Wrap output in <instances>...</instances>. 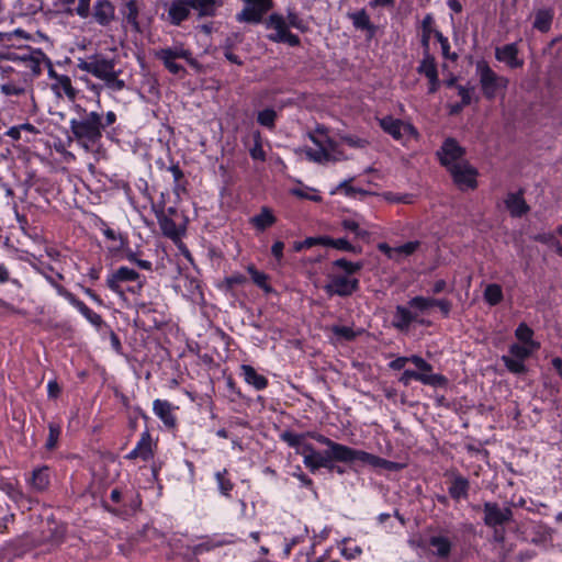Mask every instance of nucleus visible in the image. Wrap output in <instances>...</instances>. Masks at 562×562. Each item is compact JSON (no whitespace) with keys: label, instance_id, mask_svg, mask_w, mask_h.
Here are the masks:
<instances>
[{"label":"nucleus","instance_id":"f257e3e1","mask_svg":"<svg viewBox=\"0 0 562 562\" xmlns=\"http://www.w3.org/2000/svg\"><path fill=\"white\" fill-rule=\"evenodd\" d=\"M103 128L102 117L97 112L88 113L82 110V115L79 119L70 121V130L75 138L87 151L100 140Z\"/></svg>","mask_w":562,"mask_h":562},{"label":"nucleus","instance_id":"f03ea898","mask_svg":"<svg viewBox=\"0 0 562 562\" xmlns=\"http://www.w3.org/2000/svg\"><path fill=\"white\" fill-rule=\"evenodd\" d=\"M161 192L157 201H151V209L157 217L162 234L172 240H179L186 232L181 214L173 206L165 205Z\"/></svg>","mask_w":562,"mask_h":562},{"label":"nucleus","instance_id":"7ed1b4c3","mask_svg":"<svg viewBox=\"0 0 562 562\" xmlns=\"http://www.w3.org/2000/svg\"><path fill=\"white\" fill-rule=\"evenodd\" d=\"M78 68L103 80L113 90H121L124 87V81L117 78L113 59H108L101 55H92L85 60L79 59Z\"/></svg>","mask_w":562,"mask_h":562},{"label":"nucleus","instance_id":"20e7f679","mask_svg":"<svg viewBox=\"0 0 562 562\" xmlns=\"http://www.w3.org/2000/svg\"><path fill=\"white\" fill-rule=\"evenodd\" d=\"M315 147H308L305 150L307 158L318 164L329 161H339L346 159V155L340 149L337 142L328 137L324 130L317 128L316 133L311 136Z\"/></svg>","mask_w":562,"mask_h":562},{"label":"nucleus","instance_id":"39448f33","mask_svg":"<svg viewBox=\"0 0 562 562\" xmlns=\"http://www.w3.org/2000/svg\"><path fill=\"white\" fill-rule=\"evenodd\" d=\"M265 27L271 31L267 38L273 43H283L291 47L301 44L300 37L290 31L289 23L282 13L273 12L263 22Z\"/></svg>","mask_w":562,"mask_h":562},{"label":"nucleus","instance_id":"423d86ee","mask_svg":"<svg viewBox=\"0 0 562 562\" xmlns=\"http://www.w3.org/2000/svg\"><path fill=\"white\" fill-rule=\"evenodd\" d=\"M381 128L395 140L406 145L411 140H417L419 133L417 128L409 122L395 119L391 115L384 116L379 120Z\"/></svg>","mask_w":562,"mask_h":562},{"label":"nucleus","instance_id":"0eeeda50","mask_svg":"<svg viewBox=\"0 0 562 562\" xmlns=\"http://www.w3.org/2000/svg\"><path fill=\"white\" fill-rule=\"evenodd\" d=\"M476 71L480 77V83L483 94L487 99H494L498 91L505 90L508 85V79L498 76L486 63H477Z\"/></svg>","mask_w":562,"mask_h":562},{"label":"nucleus","instance_id":"6e6552de","mask_svg":"<svg viewBox=\"0 0 562 562\" xmlns=\"http://www.w3.org/2000/svg\"><path fill=\"white\" fill-rule=\"evenodd\" d=\"M538 349L522 344H513L509 346V353L503 355L501 359L510 373L522 374L527 372L526 359Z\"/></svg>","mask_w":562,"mask_h":562},{"label":"nucleus","instance_id":"1a4fd4ad","mask_svg":"<svg viewBox=\"0 0 562 562\" xmlns=\"http://www.w3.org/2000/svg\"><path fill=\"white\" fill-rule=\"evenodd\" d=\"M273 8V0H246L245 7L236 14L239 23L259 24Z\"/></svg>","mask_w":562,"mask_h":562},{"label":"nucleus","instance_id":"9d476101","mask_svg":"<svg viewBox=\"0 0 562 562\" xmlns=\"http://www.w3.org/2000/svg\"><path fill=\"white\" fill-rule=\"evenodd\" d=\"M359 288V280L357 278L344 274H330L328 283L325 284L324 290L329 296H349Z\"/></svg>","mask_w":562,"mask_h":562},{"label":"nucleus","instance_id":"9b49d317","mask_svg":"<svg viewBox=\"0 0 562 562\" xmlns=\"http://www.w3.org/2000/svg\"><path fill=\"white\" fill-rule=\"evenodd\" d=\"M307 438H312L318 443L326 446L328 448L327 453H329V458L334 461L345 463L350 462V456L353 448L333 441L328 437L316 431H307Z\"/></svg>","mask_w":562,"mask_h":562},{"label":"nucleus","instance_id":"f8f14e48","mask_svg":"<svg viewBox=\"0 0 562 562\" xmlns=\"http://www.w3.org/2000/svg\"><path fill=\"white\" fill-rule=\"evenodd\" d=\"M465 150L453 138H447L437 155L440 162L448 169L454 168L457 165L464 162L463 156Z\"/></svg>","mask_w":562,"mask_h":562},{"label":"nucleus","instance_id":"ddd939ff","mask_svg":"<svg viewBox=\"0 0 562 562\" xmlns=\"http://www.w3.org/2000/svg\"><path fill=\"white\" fill-rule=\"evenodd\" d=\"M360 461L367 463L372 468L385 469L387 471H400L404 468V464L383 459L363 450L353 449L350 456V462Z\"/></svg>","mask_w":562,"mask_h":562},{"label":"nucleus","instance_id":"4468645a","mask_svg":"<svg viewBox=\"0 0 562 562\" xmlns=\"http://www.w3.org/2000/svg\"><path fill=\"white\" fill-rule=\"evenodd\" d=\"M453 181L461 190L476 188V176L477 171L474 167L469 165L467 161L457 165L454 168L449 170Z\"/></svg>","mask_w":562,"mask_h":562},{"label":"nucleus","instance_id":"2eb2a0df","mask_svg":"<svg viewBox=\"0 0 562 562\" xmlns=\"http://www.w3.org/2000/svg\"><path fill=\"white\" fill-rule=\"evenodd\" d=\"M138 277L137 271L134 269L121 267L111 277H109L106 283L113 292L117 293L124 301H127L128 297L125 296L124 284L130 281H136Z\"/></svg>","mask_w":562,"mask_h":562},{"label":"nucleus","instance_id":"dca6fc26","mask_svg":"<svg viewBox=\"0 0 562 562\" xmlns=\"http://www.w3.org/2000/svg\"><path fill=\"white\" fill-rule=\"evenodd\" d=\"M300 454L303 456L304 465L313 473L319 468L333 469L331 461L334 460L329 458V453L326 452V454L323 456L312 443L303 446V450Z\"/></svg>","mask_w":562,"mask_h":562},{"label":"nucleus","instance_id":"f3484780","mask_svg":"<svg viewBox=\"0 0 562 562\" xmlns=\"http://www.w3.org/2000/svg\"><path fill=\"white\" fill-rule=\"evenodd\" d=\"M417 71L424 75L429 81L428 91L434 93L439 87L438 70L434 56L430 50H423V59L420 60Z\"/></svg>","mask_w":562,"mask_h":562},{"label":"nucleus","instance_id":"a211bd4d","mask_svg":"<svg viewBox=\"0 0 562 562\" xmlns=\"http://www.w3.org/2000/svg\"><path fill=\"white\" fill-rule=\"evenodd\" d=\"M412 380L418 381L425 385L430 386H443L447 383V379L441 374H426L414 370H404L400 378V382L404 385H408Z\"/></svg>","mask_w":562,"mask_h":562},{"label":"nucleus","instance_id":"6ab92c4d","mask_svg":"<svg viewBox=\"0 0 562 562\" xmlns=\"http://www.w3.org/2000/svg\"><path fill=\"white\" fill-rule=\"evenodd\" d=\"M176 408V406L166 400L157 398L153 404L154 414L162 422L167 429H175L177 427Z\"/></svg>","mask_w":562,"mask_h":562},{"label":"nucleus","instance_id":"aec40b11","mask_svg":"<svg viewBox=\"0 0 562 562\" xmlns=\"http://www.w3.org/2000/svg\"><path fill=\"white\" fill-rule=\"evenodd\" d=\"M484 522L487 526L495 527L508 521L512 518L509 508H501L495 503L484 504Z\"/></svg>","mask_w":562,"mask_h":562},{"label":"nucleus","instance_id":"412c9836","mask_svg":"<svg viewBox=\"0 0 562 562\" xmlns=\"http://www.w3.org/2000/svg\"><path fill=\"white\" fill-rule=\"evenodd\" d=\"M495 57L498 61L506 64L510 68H519L524 65V61L518 58V47L515 43L497 47Z\"/></svg>","mask_w":562,"mask_h":562},{"label":"nucleus","instance_id":"4be33fe9","mask_svg":"<svg viewBox=\"0 0 562 562\" xmlns=\"http://www.w3.org/2000/svg\"><path fill=\"white\" fill-rule=\"evenodd\" d=\"M58 292L63 294L65 297L69 300V302L79 310V312L93 325L100 326L103 321L102 317L90 310L82 301L77 299L72 293L64 289L63 286L58 288Z\"/></svg>","mask_w":562,"mask_h":562},{"label":"nucleus","instance_id":"5701e85b","mask_svg":"<svg viewBox=\"0 0 562 562\" xmlns=\"http://www.w3.org/2000/svg\"><path fill=\"white\" fill-rule=\"evenodd\" d=\"M277 223V216L268 206H262L260 212L249 218V224L259 233L265 232Z\"/></svg>","mask_w":562,"mask_h":562},{"label":"nucleus","instance_id":"b1692460","mask_svg":"<svg viewBox=\"0 0 562 562\" xmlns=\"http://www.w3.org/2000/svg\"><path fill=\"white\" fill-rule=\"evenodd\" d=\"M413 322H418V313L413 312L409 306L397 305L392 324L400 330H407Z\"/></svg>","mask_w":562,"mask_h":562},{"label":"nucleus","instance_id":"393cba45","mask_svg":"<svg viewBox=\"0 0 562 562\" xmlns=\"http://www.w3.org/2000/svg\"><path fill=\"white\" fill-rule=\"evenodd\" d=\"M240 376H243L244 381L252 386L257 391L265 390L268 386V379L259 374L256 369L250 364H241L240 366Z\"/></svg>","mask_w":562,"mask_h":562},{"label":"nucleus","instance_id":"a878e982","mask_svg":"<svg viewBox=\"0 0 562 562\" xmlns=\"http://www.w3.org/2000/svg\"><path fill=\"white\" fill-rule=\"evenodd\" d=\"M190 0H172L168 8V18L172 24H180L190 13Z\"/></svg>","mask_w":562,"mask_h":562},{"label":"nucleus","instance_id":"bb28decb","mask_svg":"<svg viewBox=\"0 0 562 562\" xmlns=\"http://www.w3.org/2000/svg\"><path fill=\"white\" fill-rule=\"evenodd\" d=\"M93 18L100 25H108L114 18V8L108 0H99L93 7Z\"/></svg>","mask_w":562,"mask_h":562},{"label":"nucleus","instance_id":"cd10ccee","mask_svg":"<svg viewBox=\"0 0 562 562\" xmlns=\"http://www.w3.org/2000/svg\"><path fill=\"white\" fill-rule=\"evenodd\" d=\"M29 90L33 92L32 78H27V75H23L22 81L20 83L7 82L0 86L1 93L7 97L21 95Z\"/></svg>","mask_w":562,"mask_h":562},{"label":"nucleus","instance_id":"c85d7f7f","mask_svg":"<svg viewBox=\"0 0 562 562\" xmlns=\"http://www.w3.org/2000/svg\"><path fill=\"white\" fill-rule=\"evenodd\" d=\"M161 464L151 462L150 464V479H148L149 485L145 486L144 490L147 493V497L151 499H158L161 496L162 485L157 481L160 472Z\"/></svg>","mask_w":562,"mask_h":562},{"label":"nucleus","instance_id":"c756f323","mask_svg":"<svg viewBox=\"0 0 562 562\" xmlns=\"http://www.w3.org/2000/svg\"><path fill=\"white\" fill-rule=\"evenodd\" d=\"M50 88L57 98L63 97V91L69 101L74 102L76 100L77 90L72 87L70 78L66 75L58 77Z\"/></svg>","mask_w":562,"mask_h":562},{"label":"nucleus","instance_id":"7c9ffc66","mask_svg":"<svg viewBox=\"0 0 562 562\" xmlns=\"http://www.w3.org/2000/svg\"><path fill=\"white\" fill-rule=\"evenodd\" d=\"M470 488L469 480L462 475H453L451 485L449 486V495L454 501H460L468 497Z\"/></svg>","mask_w":562,"mask_h":562},{"label":"nucleus","instance_id":"2f4dec72","mask_svg":"<svg viewBox=\"0 0 562 562\" xmlns=\"http://www.w3.org/2000/svg\"><path fill=\"white\" fill-rule=\"evenodd\" d=\"M192 9L201 16H213L223 5L224 0H190Z\"/></svg>","mask_w":562,"mask_h":562},{"label":"nucleus","instance_id":"473e14b6","mask_svg":"<svg viewBox=\"0 0 562 562\" xmlns=\"http://www.w3.org/2000/svg\"><path fill=\"white\" fill-rule=\"evenodd\" d=\"M505 204L510 215L514 217H520L529 210L520 193H509L505 200Z\"/></svg>","mask_w":562,"mask_h":562},{"label":"nucleus","instance_id":"72a5a7b5","mask_svg":"<svg viewBox=\"0 0 562 562\" xmlns=\"http://www.w3.org/2000/svg\"><path fill=\"white\" fill-rule=\"evenodd\" d=\"M422 37L420 43L423 50H430V38L434 35L436 37V32H439L435 27V20L431 14H426L422 21Z\"/></svg>","mask_w":562,"mask_h":562},{"label":"nucleus","instance_id":"f704fd0d","mask_svg":"<svg viewBox=\"0 0 562 562\" xmlns=\"http://www.w3.org/2000/svg\"><path fill=\"white\" fill-rule=\"evenodd\" d=\"M30 483H31L32 488L35 492H44L49 485L48 468L43 467V468L35 469L32 472Z\"/></svg>","mask_w":562,"mask_h":562},{"label":"nucleus","instance_id":"c9c22d12","mask_svg":"<svg viewBox=\"0 0 562 562\" xmlns=\"http://www.w3.org/2000/svg\"><path fill=\"white\" fill-rule=\"evenodd\" d=\"M280 438L291 448H294L296 453H301L303 450V446L308 445V442H305V439L307 438V432L304 434H296L290 430L283 431L280 435Z\"/></svg>","mask_w":562,"mask_h":562},{"label":"nucleus","instance_id":"e433bc0d","mask_svg":"<svg viewBox=\"0 0 562 562\" xmlns=\"http://www.w3.org/2000/svg\"><path fill=\"white\" fill-rule=\"evenodd\" d=\"M553 11L551 9H540L536 12L533 27L542 33L550 30L553 21Z\"/></svg>","mask_w":562,"mask_h":562},{"label":"nucleus","instance_id":"4c0bfd02","mask_svg":"<svg viewBox=\"0 0 562 562\" xmlns=\"http://www.w3.org/2000/svg\"><path fill=\"white\" fill-rule=\"evenodd\" d=\"M349 18L356 29L369 31L371 34L375 32V26L371 23L370 16L364 9L350 13Z\"/></svg>","mask_w":562,"mask_h":562},{"label":"nucleus","instance_id":"58836bf2","mask_svg":"<svg viewBox=\"0 0 562 562\" xmlns=\"http://www.w3.org/2000/svg\"><path fill=\"white\" fill-rule=\"evenodd\" d=\"M515 337L522 345L540 348V344L533 339V330L526 323H520L517 326Z\"/></svg>","mask_w":562,"mask_h":562},{"label":"nucleus","instance_id":"ea45409f","mask_svg":"<svg viewBox=\"0 0 562 562\" xmlns=\"http://www.w3.org/2000/svg\"><path fill=\"white\" fill-rule=\"evenodd\" d=\"M407 305L413 312H417L419 316L434 307V297L422 295L414 296L408 301Z\"/></svg>","mask_w":562,"mask_h":562},{"label":"nucleus","instance_id":"a19ab883","mask_svg":"<svg viewBox=\"0 0 562 562\" xmlns=\"http://www.w3.org/2000/svg\"><path fill=\"white\" fill-rule=\"evenodd\" d=\"M434 553L439 558H447L451 550V542L448 538L442 536L431 537L429 540Z\"/></svg>","mask_w":562,"mask_h":562},{"label":"nucleus","instance_id":"79ce46f5","mask_svg":"<svg viewBox=\"0 0 562 562\" xmlns=\"http://www.w3.org/2000/svg\"><path fill=\"white\" fill-rule=\"evenodd\" d=\"M214 476L220 494L225 497H231V493L234 488V483L228 479L227 469L217 471Z\"/></svg>","mask_w":562,"mask_h":562},{"label":"nucleus","instance_id":"37998d69","mask_svg":"<svg viewBox=\"0 0 562 562\" xmlns=\"http://www.w3.org/2000/svg\"><path fill=\"white\" fill-rule=\"evenodd\" d=\"M483 297L485 302L491 306L499 304L503 301L502 286L496 283L487 284L484 290Z\"/></svg>","mask_w":562,"mask_h":562},{"label":"nucleus","instance_id":"c03bdc74","mask_svg":"<svg viewBox=\"0 0 562 562\" xmlns=\"http://www.w3.org/2000/svg\"><path fill=\"white\" fill-rule=\"evenodd\" d=\"M285 20L289 23L290 29L293 27L302 33H305L308 30L307 23L293 9H286Z\"/></svg>","mask_w":562,"mask_h":562},{"label":"nucleus","instance_id":"a18cd8bd","mask_svg":"<svg viewBox=\"0 0 562 562\" xmlns=\"http://www.w3.org/2000/svg\"><path fill=\"white\" fill-rule=\"evenodd\" d=\"M233 542H234L233 540L225 539L224 537H222V538H212V539H207L206 541H204L202 543H199L195 547V551L199 552V553L205 552V551H211V550H213L215 548L223 547V546H226V544H231Z\"/></svg>","mask_w":562,"mask_h":562},{"label":"nucleus","instance_id":"49530a36","mask_svg":"<svg viewBox=\"0 0 562 562\" xmlns=\"http://www.w3.org/2000/svg\"><path fill=\"white\" fill-rule=\"evenodd\" d=\"M247 271L249 272L252 281L265 292H270L271 286L268 284V276L265 272L258 271L254 266H248Z\"/></svg>","mask_w":562,"mask_h":562},{"label":"nucleus","instance_id":"de8ad7c7","mask_svg":"<svg viewBox=\"0 0 562 562\" xmlns=\"http://www.w3.org/2000/svg\"><path fill=\"white\" fill-rule=\"evenodd\" d=\"M341 226L356 235V237L364 238L369 235V232L361 227V223L357 218H345L341 222Z\"/></svg>","mask_w":562,"mask_h":562},{"label":"nucleus","instance_id":"09e8293b","mask_svg":"<svg viewBox=\"0 0 562 562\" xmlns=\"http://www.w3.org/2000/svg\"><path fill=\"white\" fill-rule=\"evenodd\" d=\"M333 266L342 270L345 273L344 276H352L353 273L358 272L362 268L361 262H352L345 258L337 259L333 262Z\"/></svg>","mask_w":562,"mask_h":562},{"label":"nucleus","instance_id":"8fccbe9b","mask_svg":"<svg viewBox=\"0 0 562 562\" xmlns=\"http://www.w3.org/2000/svg\"><path fill=\"white\" fill-rule=\"evenodd\" d=\"M43 60V57L38 54V50L34 53V56H27V63L25 64V67L30 69V74L25 72L24 75H27V78H32V80L40 76L42 72L41 68V61Z\"/></svg>","mask_w":562,"mask_h":562},{"label":"nucleus","instance_id":"3c124183","mask_svg":"<svg viewBox=\"0 0 562 562\" xmlns=\"http://www.w3.org/2000/svg\"><path fill=\"white\" fill-rule=\"evenodd\" d=\"M276 119H277V112L271 108L259 111L258 115H257V122L261 126H265L270 130L274 127Z\"/></svg>","mask_w":562,"mask_h":562},{"label":"nucleus","instance_id":"603ef678","mask_svg":"<svg viewBox=\"0 0 562 562\" xmlns=\"http://www.w3.org/2000/svg\"><path fill=\"white\" fill-rule=\"evenodd\" d=\"M157 56L164 61L166 68L173 75H178L183 71V67L176 63V58L171 57L169 52L159 50Z\"/></svg>","mask_w":562,"mask_h":562},{"label":"nucleus","instance_id":"864d4df0","mask_svg":"<svg viewBox=\"0 0 562 562\" xmlns=\"http://www.w3.org/2000/svg\"><path fill=\"white\" fill-rule=\"evenodd\" d=\"M162 52H169L171 57L184 59L192 66L196 65L195 59L192 57V53L189 49L183 48L182 46H173L170 48L161 49Z\"/></svg>","mask_w":562,"mask_h":562},{"label":"nucleus","instance_id":"5fc2aeb1","mask_svg":"<svg viewBox=\"0 0 562 562\" xmlns=\"http://www.w3.org/2000/svg\"><path fill=\"white\" fill-rule=\"evenodd\" d=\"M420 246L418 240H411L403 245L396 246L397 261L412 256Z\"/></svg>","mask_w":562,"mask_h":562},{"label":"nucleus","instance_id":"6e6d98bb","mask_svg":"<svg viewBox=\"0 0 562 562\" xmlns=\"http://www.w3.org/2000/svg\"><path fill=\"white\" fill-rule=\"evenodd\" d=\"M138 18V9L135 1H131L127 3V13H126V23L130 24L133 30L136 32L140 31V25L137 20Z\"/></svg>","mask_w":562,"mask_h":562},{"label":"nucleus","instance_id":"4d7b16f0","mask_svg":"<svg viewBox=\"0 0 562 562\" xmlns=\"http://www.w3.org/2000/svg\"><path fill=\"white\" fill-rule=\"evenodd\" d=\"M408 358V362L413 363L417 368V372H423L426 374H435L432 372V367L429 362H427L424 358L417 355H413Z\"/></svg>","mask_w":562,"mask_h":562},{"label":"nucleus","instance_id":"13d9d810","mask_svg":"<svg viewBox=\"0 0 562 562\" xmlns=\"http://www.w3.org/2000/svg\"><path fill=\"white\" fill-rule=\"evenodd\" d=\"M362 550L359 546H348L347 539L342 540L341 547H340V553L342 557H345L347 560H353L361 554Z\"/></svg>","mask_w":562,"mask_h":562},{"label":"nucleus","instance_id":"bf43d9fd","mask_svg":"<svg viewBox=\"0 0 562 562\" xmlns=\"http://www.w3.org/2000/svg\"><path fill=\"white\" fill-rule=\"evenodd\" d=\"M154 447H156V443L151 442L149 435L147 432H143V452H142L143 462L153 460Z\"/></svg>","mask_w":562,"mask_h":562},{"label":"nucleus","instance_id":"052dcab7","mask_svg":"<svg viewBox=\"0 0 562 562\" xmlns=\"http://www.w3.org/2000/svg\"><path fill=\"white\" fill-rule=\"evenodd\" d=\"M0 490L15 503L23 498V493L12 483H2Z\"/></svg>","mask_w":562,"mask_h":562},{"label":"nucleus","instance_id":"680f3d73","mask_svg":"<svg viewBox=\"0 0 562 562\" xmlns=\"http://www.w3.org/2000/svg\"><path fill=\"white\" fill-rule=\"evenodd\" d=\"M49 434L46 440V448L53 450L57 446V441L60 435V427L57 424L50 423L48 425Z\"/></svg>","mask_w":562,"mask_h":562},{"label":"nucleus","instance_id":"e2e57ef3","mask_svg":"<svg viewBox=\"0 0 562 562\" xmlns=\"http://www.w3.org/2000/svg\"><path fill=\"white\" fill-rule=\"evenodd\" d=\"M341 140L352 148H364L369 144L367 139L356 135H346L341 137Z\"/></svg>","mask_w":562,"mask_h":562},{"label":"nucleus","instance_id":"0e129e2a","mask_svg":"<svg viewBox=\"0 0 562 562\" xmlns=\"http://www.w3.org/2000/svg\"><path fill=\"white\" fill-rule=\"evenodd\" d=\"M103 233L108 239H110L114 243L113 246L109 247L110 251H117L122 248L123 239L121 236L117 237L116 233L112 228L108 227L104 229Z\"/></svg>","mask_w":562,"mask_h":562},{"label":"nucleus","instance_id":"69168bd1","mask_svg":"<svg viewBox=\"0 0 562 562\" xmlns=\"http://www.w3.org/2000/svg\"><path fill=\"white\" fill-rule=\"evenodd\" d=\"M169 171L171 172L175 181V191L177 195H179L180 192L184 191V187L180 183L181 179L183 178V172L178 166H171L169 168Z\"/></svg>","mask_w":562,"mask_h":562},{"label":"nucleus","instance_id":"338daca9","mask_svg":"<svg viewBox=\"0 0 562 562\" xmlns=\"http://www.w3.org/2000/svg\"><path fill=\"white\" fill-rule=\"evenodd\" d=\"M227 289H234L237 285H241L247 282V278L239 272L233 273L224 279Z\"/></svg>","mask_w":562,"mask_h":562},{"label":"nucleus","instance_id":"774afa93","mask_svg":"<svg viewBox=\"0 0 562 562\" xmlns=\"http://www.w3.org/2000/svg\"><path fill=\"white\" fill-rule=\"evenodd\" d=\"M338 190L342 191L347 196H356L357 194H367L362 189L352 187L348 180L342 181L338 186Z\"/></svg>","mask_w":562,"mask_h":562}]
</instances>
